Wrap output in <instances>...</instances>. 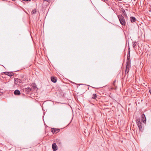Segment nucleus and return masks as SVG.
I'll return each instance as SVG.
<instances>
[{
	"label": "nucleus",
	"mask_w": 151,
	"mask_h": 151,
	"mask_svg": "<svg viewBox=\"0 0 151 151\" xmlns=\"http://www.w3.org/2000/svg\"><path fill=\"white\" fill-rule=\"evenodd\" d=\"M130 49L128 50V52L127 55V61L126 63V69L125 70V73L126 72L127 70V73L129 71V69L130 66Z\"/></svg>",
	"instance_id": "1"
},
{
	"label": "nucleus",
	"mask_w": 151,
	"mask_h": 151,
	"mask_svg": "<svg viewBox=\"0 0 151 151\" xmlns=\"http://www.w3.org/2000/svg\"><path fill=\"white\" fill-rule=\"evenodd\" d=\"M118 17L121 24L122 25L125 26L126 23L123 16L121 14H119L118 15Z\"/></svg>",
	"instance_id": "2"
},
{
	"label": "nucleus",
	"mask_w": 151,
	"mask_h": 151,
	"mask_svg": "<svg viewBox=\"0 0 151 151\" xmlns=\"http://www.w3.org/2000/svg\"><path fill=\"white\" fill-rule=\"evenodd\" d=\"M137 123L138 127L139 129L142 128V122H140V119L139 118H138L137 120Z\"/></svg>",
	"instance_id": "3"
},
{
	"label": "nucleus",
	"mask_w": 151,
	"mask_h": 151,
	"mask_svg": "<svg viewBox=\"0 0 151 151\" xmlns=\"http://www.w3.org/2000/svg\"><path fill=\"white\" fill-rule=\"evenodd\" d=\"M23 80H22L21 79H15V83L17 85H19L20 83H23Z\"/></svg>",
	"instance_id": "4"
},
{
	"label": "nucleus",
	"mask_w": 151,
	"mask_h": 151,
	"mask_svg": "<svg viewBox=\"0 0 151 151\" xmlns=\"http://www.w3.org/2000/svg\"><path fill=\"white\" fill-rule=\"evenodd\" d=\"M60 129H54L52 128V132L53 134H55L59 132Z\"/></svg>",
	"instance_id": "5"
},
{
	"label": "nucleus",
	"mask_w": 151,
	"mask_h": 151,
	"mask_svg": "<svg viewBox=\"0 0 151 151\" xmlns=\"http://www.w3.org/2000/svg\"><path fill=\"white\" fill-rule=\"evenodd\" d=\"M141 118L142 121L144 123L146 122V118L145 116V115L143 114H142Z\"/></svg>",
	"instance_id": "6"
},
{
	"label": "nucleus",
	"mask_w": 151,
	"mask_h": 151,
	"mask_svg": "<svg viewBox=\"0 0 151 151\" xmlns=\"http://www.w3.org/2000/svg\"><path fill=\"white\" fill-rule=\"evenodd\" d=\"M52 148L53 151H56L57 150V146H56L55 143H54L52 145Z\"/></svg>",
	"instance_id": "7"
},
{
	"label": "nucleus",
	"mask_w": 151,
	"mask_h": 151,
	"mask_svg": "<svg viewBox=\"0 0 151 151\" xmlns=\"http://www.w3.org/2000/svg\"><path fill=\"white\" fill-rule=\"evenodd\" d=\"M4 73L6 75H8L9 76H12L14 75V73L12 72H4Z\"/></svg>",
	"instance_id": "8"
},
{
	"label": "nucleus",
	"mask_w": 151,
	"mask_h": 151,
	"mask_svg": "<svg viewBox=\"0 0 151 151\" xmlns=\"http://www.w3.org/2000/svg\"><path fill=\"white\" fill-rule=\"evenodd\" d=\"M32 89L29 87L26 88H25V91L26 93L27 94L30 93V92L32 91Z\"/></svg>",
	"instance_id": "9"
},
{
	"label": "nucleus",
	"mask_w": 151,
	"mask_h": 151,
	"mask_svg": "<svg viewBox=\"0 0 151 151\" xmlns=\"http://www.w3.org/2000/svg\"><path fill=\"white\" fill-rule=\"evenodd\" d=\"M14 93L15 95H19L20 94V91L18 90H16L14 91Z\"/></svg>",
	"instance_id": "10"
},
{
	"label": "nucleus",
	"mask_w": 151,
	"mask_h": 151,
	"mask_svg": "<svg viewBox=\"0 0 151 151\" xmlns=\"http://www.w3.org/2000/svg\"><path fill=\"white\" fill-rule=\"evenodd\" d=\"M51 81L54 83H55L57 81L56 78L54 77H51Z\"/></svg>",
	"instance_id": "11"
},
{
	"label": "nucleus",
	"mask_w": 151,
	"mask_h": 151,
	"mask_svg": "<svg viewBox=\"0 0 151 151\" xmlns=\"http://www.w3.org/2000/svg\"><path fill=\"white\" fill-rule=\"evenodd\" d=\"M136 20V19L134 17H130L131 22H135Z\"/></svg>",
	"instance_id": "12"
},
{
	"label": "nucleus",
	"mask_w": 151,
	"mask_h": 151,
	"mask_svg": "<svg viewBox=\"0 0 151 151\" xmlns=\"http://www.w3.org/2000/svg\"><path fill=\"white\" fill-rule=\"evenodd\" d=\"M121 11L122 12H123V14L124 16H127V14L125 12V10L124 9H122V10H121Z\"/></svg>",
	"instance_id": "13"
},
{
	"label": "nucleus",
	"mask_w": 151,
	"mask_h": 151,
	"mask_svg": "<svg viewBox=\"0 0 151 151\" xmlns=\"http://www.w3.org/2000/svg\"><path fill=\"white\" fill-rule=\"evenodd\" d=\"M97 95L96 94L94 93V94H93L92 98L93 99H96V98L97 97Z\"/></svg>",
	"instance_id": "14"
},
{
	"label": "nucleus",
	"mask_w": 151,
	"mask_h": 151,
	"mask_svg": "<svg viewBox=\"0 0 151 151\" xmlns=\"http://www.w3.org/2000/svg\"><path fill=\"white\" fill-rule=\"evenodd\" d=\"M36 10L35 9L32 11V12H31V14H36Z\"/></svg>",
	"instance_id": "15"
},
{
	"label": "nucleus",
	"mask_w": 151,
	"mask_h": 151,
	"mask_svg": "<svg viewBox=\"0 0 151 151\" xmlns=\"http://www.w3.org/2000/svg\"><path fill=\"white\" fill-rule=\"evenodd\" d=\"M116 82V81L115 80V81H114V82H113L112 83V85L115 87V83Z\"/></svg>",
	"instance_id": "16"
},
{
	"label": "nucleus",
	"mask_w": 151,
	"mask_h": 151,
	"mask_svg": "<svg viewBox=\"0 0 151 151\" xmlns=\"http://www.w3.org/2000/svg\"><path fill=\"white\" fill-rule=\"evenodd\" d=\"M32 87L34 89H35L36 88V87L35 85H33L32 86Z\"/></svg>",
	"instance_id": "17"
},
{
	"label": "nucleus",
	"mask_w": 151,
	"mask_h": 151,
	"mask_svg": "<svg viewBox=\"0 0 151 151\" xmlns=\"http://www.w3.org/2000/svg\"><path fill=\"white\" fill-rule=\"evenodd\" d=\"M43 1H46L47 2H50V0H43Z\"/></svg>",
	"instance_id": "18"
},
{
	"label": "nucleus",
	"mask_w": 151,
	"mask_h": 151,
	"mask_svg": "<svg viewBox=\"0 0 151 151\" xmlns=\"http://www.w3.org/2000/svg\"><path fill=\"white\" fill-rule=\"evenodd\" d=\"M25 1H30L31 0H22Z\"/></svg>",
	"instance_id": "19"
},
{
	"label": "nucleus",
	"mask_w": 151,
	"mask_h": 151,
	"mask_svg": "<svg viewBox=\"0 0 151 151\" xmlns=\"http://www.w3.org/2000/svg\"><path fill=\"white\" fill-rule=\"evenodd\" d=\"M149 92H150V94L151 95V89L149 90Z\"/></svg>",
	"instance_id": "20"
},
{
	"label": "nucleus",
	"mask_w": 151,
	"mask_h": 151,
	"mask_svg": "<svg viewBox=\"0 0 151 151\" xmlns=\"http://www.w3.org/2000/svg\"><path fill=\"white\" fill-rule=\"evenodd\" d=\"M2 94V93H0V95H1Z\"/></svg>",
	"instance_id": "21"
},
{
	"label": "nucleus",
	"mask_w": 151,
	"mask_h": 151,
	"mask_svg": "<svg viewBox=\"0 0 151 151\" xmlns=\"http://www.w3.org/2000/svg\"><path fill=\"white\" fill-rule=\"evenodd\" d=\"M111 89H114V88H111Z\"/></svg>",
	"instance_id": "22"
},
{
	"label": "nucleus",
	"mask_w": 151,
	"mask_h": 151,
	"mask_svg": "<svg viewBox=\"0 0 151 151\" xmlns=\"http://www.w3.org/2000/svg\"><path fill=\"white\" fill-rule=\"evenodd\" d=\"M13 1H14L15 0H12Z\"/></svg>",
	"instance_id": "23"
}]
</instances>
